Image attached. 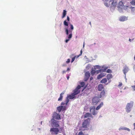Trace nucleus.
Wrapping results in <instances>:
<instances>
[{"label":"nucleus","mask_w":135,"mask_h":135,"mask_svg":"<svg viewBox=\"0 0 135 135\" xmlns=\"http://www.w3.org/2000/svg\"><path fill=\"white\" fill-rule=\"evenodd\" d=\"M133 102L131 101L129 103H128L126 107V111L127 113L129 112L133 106Z\"/></svg>","instance_id":"nucleus-1"},{"label":"nucleus","mask_w":135,"mask_h":135,"mask_svg":"<svg viewBox=\"0 0 135 135\" xmlns=\"http://www.w3.org/2000/svg\"><path fill=\"white\" fill-rule=\"evenodd\" d=\"M90 119L88 118L85 120L82 123V127L84 128H87L89 125Z\"/></svg>","instance_id":"nucleus-2"},{"label":"nucleus","mask_w":135,"mask_h":135,"mask_svg":"<svg viewBox=\"0 0 135 135\" xmlns=\"http://www.w3.org/2000/svg\"><path fill=\"white\" fill-rule=\"evenodd\" d=\"M50 131L52 134L57 135L59 132V130L57 128H51Z\"/></svg>","instance_id":"nucleus-3"},{"label":"nucleus","mask_w":135,"mask_h":135,"mask_svg":"<svg viewBox=\"0 0 135 135\" xmlns=\"http://www.w3.org/2000/svg\"><path fill=\"white\" fill-rule=\"evenodd\" d=\"M100 99L99 97H93L92 99V102L94 105H97L99 102Z\"/></svg>","instance_id":"nucleus-4"},{"label":"nucleus","mask_w":135,"mask_h":135,"mask_svg":"<svg viewBox=\"0 0 135 135\" xmlns=\"http://www.w3.org/2000/svg\"><path fill=\"white\" fill-rule=\"evenodd\" d=\"M81 86L80 85H78L76 88L74 90V92L73 93V94L75 95L79 94L80 92L79 89L81 88Z\"/></svg>","instance_id":"nucleus-5"},{"label":"nucleus","mask_w":135,"mask_h":135,"mask_svg":"<svg viewBox=\"0 0 135 135\" xmlns=\"http://www.w3.org/2000/svg\"><path fill=\"white\" fill-rule=\"evenodd\" d=\"M90 112L93 115H96L98 112L95 111V107L92 106L90 108Z\"/></svg>","instance_id":"nucleus-6"},{"label":"nucleus","mask_w":135,"mask_h":135,"mask_svg":"<svg viewBox=\"0 0 135 135\" xmlns=\"http://www.w3.org/2000/svg\"><path fill=\"white\" fill-rule=\"evenodd\" d=\"M53 118L59 120L60 119V115L57 114V113L55 112L54 113L52 116Z\"/></svg>","instance_id":"nucleus-7"},{"label":"nucleus","mask_w":135,"mask_h":135,"mask_svg":"<svg viewBox=\"0 0 135 135\" xmlns=\"http://www.w3.org/2000/svg\"><path fill=\"white\" fill-rule=\"evenodd\" d=\"M90 75V74L89 72L87 71L85 73V76L84 78V81H86L89 78Z\"/></svg>","instance_id":"nucleus-8"},{"label":"nucleus","mask_w":135,"mask_h":135,"mask_svg":"<svg viewBox=\"0 0 135 135\" xmlns=\"http://www.w3.org/2000/svg\"><path fill=\"white\" fill-rule=\"evenodd\" d=\"M51 120H53V122L52 123L53 125L56 127H59V125L58 124L59 121H57L54 119H52Z\"/></svg>","instance_id":"nucleus-9"},{"label":"nucleus","mask_w":135,"mask_h":135,"mask_svg":"<svg viewBox=\"0 0 135 135\" xmlns=\"http://www.w3.org/2000/svg\"><path fill=\"white\" fill-rule=\"evenodd\" d=\"M109 2H112L111 5L112 6L115 7L117 4V0H110Z\"/></svg>","instance_id":"nucleus-10"},{"label":"nucleus","mask_w":135,"mask_h":135,"mask_svg":"<svg viewBox=\"0 0 135 135\" xmlns=\"http://www.w3.org/2000/svg\"><path fill=\"white\" fill-rule=\"evenodd\" d=\"M106 75V74L105 73H101L97 77V79H99L104 76Z\"/></svg>","instance_id":"nucleus-11"},{"label":"nucleus","mask_w":135,"mask_h":135,"mask_svg":"<svg viewBox=\"0 0 135 135\" xmlns=\"http://www.w3.org/2000/svg\"><path fill=\"white\" fill-rule=\"evenodd\" d=\"M82 50H81L80 51V54L79 55H78L76 56H75L74 57H73L72 58V60L71 61V62H73L74 61L76 57V58H78L79 57V56H81L82 54Z\"/></svg>","instance_id":"nucleus-12"},{"label":"nucleus","mask_w":135,"mask_h":135,"mask_svg":"<svg viewBox=\"0 0 135 135\" xmlns=\"http://www.w3.org/2000/svg\"><path fill=\"white\" fill-rule=\"evenodd\" d=\"M128 70L129 69L128 68L127 66H125L124 69L123 70V71L125 75H126V73L128 72Z\"/></svg>","instance_id":"nucleus-13"},{"label":"nucleus","mask_w":135,"mask_h":135,"mask_svg":"<svg viewBox=\"0 0 135 135\" xmlns=\"http://www.w3.org/2000/svg\"><path fill=\"white\" fill-rule=\"evenodd\" d=\"M105 94V92L104 90H103L102 91L100 94V95L99 96V98H101L104 97Z\"/></svg>","instance_id":"nucleus-14"},{"label":"nucleus","mask_w":135,"mask_h":135,"mask_svg":"<svg viewBox=\"0 0 135 135\" xmlns=\"http://www.w3.org/2000/svg\"><path fill=\"white\" fill-rule=\"evenodd\" d=\"M75 95L73 94V93H71V95H68V98L69 99H72L75 98Z\"/></svg>","instance_id":"nucleus-15"},{"label":"nucleus","mask_w":135,"mask_h":135,"mask_svg":"<svg viewBox=\"0 0 135 135\" xmlns=\"http://www.w3.org/2000/svg\"><path fill=\"white\" fill-rule=\"evenodd\" d=\"M88 117H91L93 118L92 115L89 113H86L84 115V118H86Z\"/></svg>","instance_id":"nucleus-16"},{"label":"nucleus","mask_w":135,"mask_h":135,"mask_svg":"<svg viewBox=\"0 0 135 135\" xmlns=\"http://www.w3.org/2000/svg\"><path fill=\"white\" fill-rule=\"evenodd\" d=\"M104 88L103 85L102 84H99L98 86V89L99 91H101Z\"/></svg>","instance_id":"nucleus-17"},{"label":"nucleus","mask_w":135,"mask_h":135,"mask_svg":"<svg viewBox=\"0 0 135 135\" xmlns=\"http://www.w3.org/2000/svg\"><path fill=\"white\" fill-rule=\"evenodd\" d=\"M103 105V103L102 102L96 108V110H99Z\"/></svg>","instance_id":"nucleus-18"},{"label":"nucleus","mask_w":135,"mask_h":135,"mask_svg":"<svg viewBox=\"0 0 135 135\" xmlns=\"http://www.w3.org/2000/svg\"><path fill=\"white\" fill-rule=\"evenodd\" d=\"M127 20V18L124 16L121 17L119 18V20L121 21H124Z\"/></svg>","instance_id":"nucleus-19"},{"label":"nucleus","mask_w":135,"mask_h":135,"mask_svg":"<svg viewBox=\"0 0 135 135\" xmlns=\"http://www.w3.org/2000/svg\"><path fill=\"white\" fill-rule=\"evenodd\" d=\"M64 94V92H62L61 94H60V97L58 99V101H61L62 100L63 97L62 95Z\"/></svg>","instance_id":"nucleus-20"},{"label":"nucleus","mask_w":135,"mask_h":135,"mask_svg":"<svg viewBox=\"0 0 135 135\" xmlns=\"http://www.w3.org/2000/svg\"><path fill=\"white\" fill-rule=\"evenodd\" d=\"M119 130H126L128 131H130V129L128 128H127L126 127H120L119 129Z\"/></svg>","instance_id":"nucleus-21"},{"label":"nucleus","mask_w":135,"mask_h":135,"mask_svg":"<svg viewBox=\"0 0 135 135\" xmlns=\"http://www.w3.org/2000/svg\"><path fill=\"white\" fill-rule=\"evenodd\" d=\"M66 11L65 10H64L62 13V18H64L66 16Z\"/></svg>","instance_id":"nucleus-22"},{"label":"nucleus","mask_w":135,"mask_h":135,"mask_svg":"<svg viewBox=\"0 0 135 135\" xmlns=\"http://www.w3.org/2000/svg\"><path fill=\"white\" fill-rule=\"evenodd\" d=\"M62 108L63 106H60L57 108V109L59 112L62 110Z\"/></svg>","instance_id":"nucleus-23"},{"label":"nucleus","mask_w":135,"mask_h":135,"mask_svg":"<svg viewBox=\"0 0 135 135\" xmlns=\"http://www.w3.org/2000/svg\"><path fill=\"white\" fill-rule=\"evenodd\" d=\"M107 81V80L106 78H104L102 79L100 81V83H105Z\"/></svg>","instance_id":"nucleus-24"},{"label":"nucleus","mask_w":135,"mask_h":135,"mask_svg":"<svg viewBox=\"0 0 135 135\" xmlns=\"http://www.w3.org/2000/svg\"><path fill=\"white\" fill-rule=\"evenodd\" d=\"M112 78V76L111 74H108L107 75V78L108 80Z\"/></svg>","instance_id":"nucleus-25"},{"label":"nucleus","mask_w":135,"mask_h":135,"mask_svg":"<svg viewBox=\"0 0 135 135\" xmlns=\"http://www.w3.org/2000/svg\"><path fill=\"white\" fill-rule=\"evenodd\" d=\"M59 130V133H61L64 131V127H61L60 128Z\"/></svg>","instance_id":"nucleus-26"},{"label":"nucleus","mask_w":135,"mask_h":135,"mask_svg":"<svg viewBox=\"0 0 135 135\" xmlns=\"http://www.w3.org/2000/svg\"><path fill=\"white\" fill-rule=\"evenodd\" d=\"M96 71L94 70H92L91 71V73L92 75H94L95 73H96Z\"/></svg>","instance_id":"nucleus-27"},{"label":"nucleus","mask_w":135,"mask_h":135,"mask_svg":"<svg viewBox=\"0 0 135 135\" xmlns=\"http://www.w3.org/2000/svg\"><path fill=\"white\" fill-rule=\"evenodd\" d=\"M100 66L98 65H96L94 66V69L96 70L97 69H99L100 68Z\"/></svg>","instance_id":"nucleus-28"},{"label":"nucleus","mask_w":135,"mask_h":135,"mask_svg":"<svg viewBox=\"0 0 135 135\" xmlns=\"http://www.w3.org/2000/svg\"><path fill=\"white\" fill-rule=\"evenodd\" d=\"M130 3L132 5H135V0H132L131 2Z\"/></svg>","instance_id":"nucleus-29"},{"label":"nucleus","mask_w":135,"mask_h":135,"mask_svg":"<svg viewBox=\"0 0 135 135\" xmlns=\"http://www.w3.org/2000/svg\"><path fill=\"white\" fill-rule=\"evenodd\" d=\"M119 7L120 6H122L123 5V3L122 2L120 1L118 3Z\"/></svg>","instance_id":"nucleus-30"},{"label":"nucleus","mask_w":135,"mask_h":135,"mask_svg":"<svg viewBox=\"0 0 135 135\" xmlns=\"http://www.w3.org/2000/svg\"><path fill=\"white\" fill-rule=\"evenodd\" d=\"M64 25L65 26H68V22H67L66 20H65L64 22Z\"/></svg>","instance_id":"nucleus-31"},{"label":"nucleus","mask_w":135,"mask_h":135,"mask_svg":"<svg viewBox=\"0 0 135 135\" xmlns=\"http://www.w3.org/2000/svg\"><path fill=\"white\" fill-rule=\"evenodd\" d=\"M65 31L66 32V35H68L69 34V33H68L69 31H68V28H65Z\"/></svg>","instance_id":"nucleus-32"},{"label":"nucleus","mask_w":135,"mask_h":135,"mask_svg":"<svg viewBox=\"0 0 135 135\" xmlns=\"http://www.w3.org/2000/svg\"><path fill=\"white\" fill-rule=\"evenodd\" d=\"M82 87H83L85 85V83L84 82H81L80 83Z\"/></svg>","instance_id":"nucleus-33"},{"label":"nucleus","mask_w":135,"mask_h":135,"mask_svg":"<svg viewBox=\"0 0 135 135\" xmlns=\"http://www.w3.org/2000/svg\"><path fill=\"white\" fill-rule=\"evenodd\" d=\"M102 70H102V69H100V70H98L97 71H96V73L97 74H98V73H100V72H102Z\"/></svg>","instance_id":"nucleus-34"},{"label":"nucleus","mask_w":135,"mask_h":135,"mask_svg":"<svg viewBox=\"0 0 135 135\" xmlns=\"http://www.w3.org/2000/svg\"><path fill=\"white\" fill-rule=\"evenodd\" d=\"M71 33L69 35L68 37V38H69V39L71 38L72 37V34L71 33L72 31H71Z\"/></svg>","instance_id":"nucleus-35"},{"label":"nucleus","mask_w":135,"mask_h":135,"mask_svg":"<svg viewBox=\"0 0 135 135\" xmlns=\"http://www.w3.org/2000/svg\"><path fill=\"white\" fill-rule=\"evenodd\" d=\"M78 135H84L83 132L82 131L79 132Z\"/></svg>","instance_id":"nucleus-36"},{"label":"nucleus","mask_w":135,"mask_h":135,"mask_svg":"<svg viewBox=\"0 0 135 135\" xmlns=\"http://www.w3.org/2000/svg\"><path fill=\"white\" fill-rule=\"evenodd\" d=\"M107 73H112V71L110 69H108L107 71Z\"/></svg>","instance_id":"nucleus-37"},{"label":"nucleus","mask_w":135,"mask_h":135,"mask_svg":"<svg viewBox=\"0 0 135 135\" xmlns=\"http://www.w3.org/2000/svg\"><path fill=\"white\" fill-rule=\"evenodd\" d=\"M69 102V99L68 98V97H67V99H66V105H67L68 104V103Z\"/></svg>","instance_id":"nucleus-38"},{"label":"nucleus","mask_w":135,"mask_h":135,"mask_svg":"<svg viewBox=\"0 0 135 135\" xmlns=\"http://www.w3.org/2000/svg\"><path fill=\"white\" fill-rule=\"evenodd\" d=\"M70 28L71 30H72L74 29V27L73 25L72 24H70Z\"/></svg>","instance_id":"nucleus-39"},{"label":"nucleus","mask_w":135,"mask_h":135,"mask_svg":"<svg viewBox=\"0 0 135 135\" xmlns=\"http://www.w3.org/2000/svg\"><path fill=\"white\" fill-rule=\"evenodd\" d=\"M66 109V107L65 106H63L62 109V110L63 111H64Z\"/></svg>","instance_id":"nucleus-40"},{"label":"nucleus","mask_w":135,"mask_h":135,"mask_svg":"<svg viewBox=\"0 0 135 135\" xmlns=\"http://www.w3.org/2000/svg\"><path fill=\"white\" fill-rule=\"evenodd\" d=\"M132 88L133 90L135 91V85L132 86Z\"/></svg>","instance_id":"nucleus-41"},{"label":"nucleus","mask_w":135,"mask_h":135,"mask_svg":"<svg viewBox=\"0 0 135 135\" xmlns=\"http://www.w3.org/2000/svg\"><path fill=\"white\" fill-rule=\"evenodd\" d=\"M70 59H68L66 61V63L68 64L70 62Z\"/></svg>","instance_id":"nucleus-42"},{"label":"nucleus","mask_w":135,"mask_h":135,"mask_svg":"<svg viewBox=\"0 0 135 135\" xmlns=\"http://www.w3.org/2000/svg\"><path fill=\"white\" fill-rule=\"evenodd\" d=\"M122 84L121 83H120L118 85V86L119 87H120L121 86H122Z\"/></svg>","instance_id":"nucleus-43"},{"label":"nucleus","mask_w":135,"mask_h":135,"mask_svg":"<svg viewBox=\"0 0 135 135\" xmlns=\"http://www.w3.org/2000/svg\"><path fill=\"white\" fill-rule=\"evenodd\" d=\"M107 68H105L103 69H102V72H104L106 70H107Z\"/></svg>","instance_id":"nucleus-44"},{"label":"nucleus","mask_w":135,"mask_h":135,"mask_svg":"<svg viewBox=\"0 0 135 135\" xmlns=\"http://www.w3.org/2000/svg\"><path fill=\"white\" fill-rule=\"evenodd\" d=\"M67 20L68 22L70 21V18L68 16L67 17Z\"/></svg>","instance_id":"nucleus-45"},{"label":"nucleus","mask_w":135,"mask_h":135,"mask_svg":"<svg viewBox=\"0 0 135 135\" xmlns=\"http://www.w3.org/2000/svg\"><path fill=\"white\" fill-rule=\"evenodd\" d=\"M66 73V71H62V74H64L65 73Z\"/></svg>","instance_id":"nucleus-46"},{"label":"nucleus","mask_w":135,"mask_h":135,"mask_svg":"<svg viewBox=\"0 0 135 135\" xmlns=\"http://www.w3.org/2000/svg\"><path fill=\"white\" fill-rule=\"evenodd\" d=\"M69 39H66L65 41V42L66 43H67L69 41Z\"/></svg>","instance_id":"nucleus-47"},{"label":"nucleus","mask_w":135,"mask_h":135,"mask_svg":"<svg viewBox=\"0 0 135 135\" xmlns=\"http://www.w3.org/2000/svg\"><path fill=\"white\" fill-rule=\"evenodd\" d=\"M70 70V69L69 68H68L67 69L66 71H69V70Z\"/></svg>","instance_id":"nucleus-48"},{"label":"nucleus","mask_w":135,"mask_h":135,"mask_svg":"<svg viewBox=\"0 0 135 135\" xmlns=\"http://www.w3.org/2000/svg\"><path fill=\"white\" fill-rule=\"evenodd\" d=\"M62 66L63 67L66 66V64H64L62 65Z\"/></svg>","instance_id":"nucleus-49"},{"label":"nucleus","mask_w":135,"mask_h":135,"mask_svg":"<svg viewBox=\"0 0 135 135\" xmlns=\"http://www.w3.org/2000/svg\"><path fill=\"white\" fill-rule=\"evenodd\" d=\"M65 104V103L64 102H62L61 103V105H64Z\"/></svg>","instance_id":"nucleus-50"},{"label":"nucleus","mask_w":135,"mask_h":135,"mask_svg":"<svg viewBox=\"0 0 135 135\" xmlns=\"http://www.w3.org/2000/svg\"><path fill=\"white\" fill-rule=\"evenodd\" d=\"M93 79V78L92 77H90V80H92Z\"/></svg>","instance_id":"nucleus-51"},{"label":"nucleus","mask_w":135,"mask_h":135,"mask_svg":"<svg viewBox=\"0 0 135 135\" xmlns=\"http://www.w3.org/2000/svg\"><path fill=\"white\" fill-rule=\"evenodd\" d=\"M133 125L134 126V129L135 130V123H134L133 124Z\"/></svg>","instance_id":"nucleus-52"},{"label":"nucleus","mask_w":135,"mask_h":135,"mask_svg":"<svg viewBox=\"0 0 135 135\" xmlns=\"http://www.w3.org/2000/svg\"><path fill=\"white\" fill-rule=\"evenodd\" d=\"M69 78V76H68L67 77V79H68V80Z\"/></svg>","instance_id":"nucleus-53"},{"label":"nucleus","mask_w":135,"mask_h":135,"mask_svg":"<svg viewBox=\"0 0 135 135\" xmlns=\"http://www.w3.org/2000/svg\"><path fill=\"white\" fill-rule=\"evenodd\" d=\"M129 41L130 42L131 41V39H129Z\"/></svg>","instance_id":"nucleus-54"},{"label":"nucleus","mask_w":135,"mask_h":135,"mask_svg":"<svg viewBox=\"0 0 135 135\" xmlns=\"http://www.w3.org/2000/svg\"><path fill=\"white\" fill-rule=\"evenodd\" d=\"M89 24L91 25V22H89Z\"/></svg>","instance_id":"nucleus-55"}]
</instances>
